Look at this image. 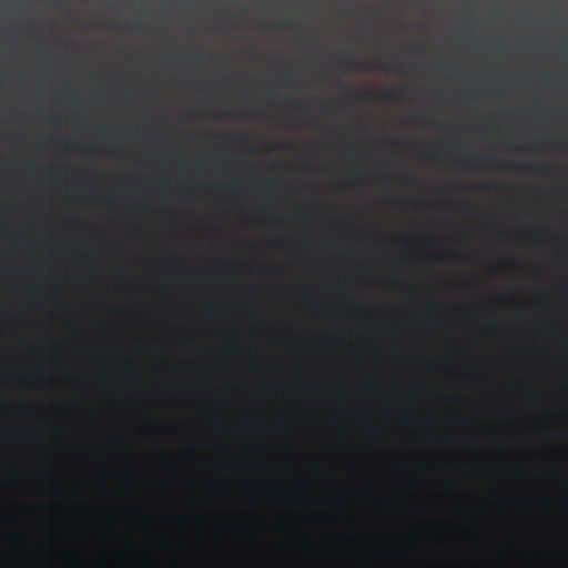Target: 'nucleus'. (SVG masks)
Wrapping results in <instances>:
<instances>
[{
    "instance_id": "1",
    "label": "nucleus",
    "mask_w": 568,
    "mask_h": 568,
    "mask_svg": "<svg viewBox=\"0 0 568 568\" xmlns=\"http://www.w3.org/2000/svg\"><path fill=\"white\" fill-rule=\"evenodd\" d=\"M385 1V19H384V70L389 72V17L387 12L388 0Z\"/></svg>"
},
{
    "instance_id": "2",
    "label": "nucleus",
    "mask_w": 568,
    "mask_h": 568,
    "mask_svg": "<svg viewBox=\"0 0 568 568\" xmlns=\"http://www.w3.org/2000/svg\"><path fill=\"white\" fill-rule=\"evenodd\" d=\"M338 64L341 68L351 69V70H362L364 68V62L361 57L348 53L338 59Z\"/></svg>"
},
{
    "instance_id": "3",
    "label": "nucleus",
    "mask_w": 568,
    "mask_h": 568,
    "mask_svg": "<svg viewBox=\"0 0 568 568\" xmlns=\"http://www.w3.org/2000/svg\"><path fill=\"white\" fill-rule=\"evenodd\" d=\"M396 182V176L393 175V183ZM392 201H393V216L396 215V203H397V196H396V190L393 189V197H392ZM396 241V230L393 229V242Z\"/></svg>"
},
{
    "instance_id": "4",
    "label": "nucleus",
    "mask_w": 568,
    "mask_h": 568,
    "mask_svg": "<svg viewBox=\"0 0 568 568\" xmlns=\"http://www.w3.org/2000/svg\"><path fill=\"white\" fill-rule=\"evenodd\" d=\"M392 144H393V150H396V148H397V139H396V133L395 132H393Z\"/></svg>"
},
{
    "instance_id": "5",
    "label": "nucleus",
    "mask_w": 568,
    "mask_h": 568,
    "mask_svg": "<svg viewBox=\"0 0 568 568\" xmlns=\"http://www.w3.org/2000/svg\"><path fill=\"white\" fill-rule=\"evenodd\" d=\"M392 92H393V102H396V98H397V89H396V87H395V85H393Z\"/></svg>"
},
{
    "instance_id": "6",
    "label": "nucleus",
    "mask_w": 568,
    "mask_h": 568,
    "mask_svg": "<svg viewBox=\"0 0 568 568\" xmlns=\"http://www.w3.org/2000/svg\"><path fill=\"white\" fill-rule=\"evenodd\" d=\"M414 182L417 183V182H420V179L419 178H414Z\"/></svg>"
},
{
    "instance_id": "7",
    "label": "nucleus",
    "mask_w": 568,
    "mask_h": 568,
    "mask_svg": "<svg viewBox=\"0 0 568 568\" xmlns=\"http://www.w3.org/2000/svg\"><path fill=\"white\" fill-rule=\"evenodd\" d=\"M392 68H393V69H395V68H396V64H395V63H393V64H392Z\"/></svg>"
},
{
    "instance_id": "8",
    "label": "nucleus",
    "mask_w": 568,
    "mask_h": 568,
    "mask_svg": "<svg viewBox=\"0 0 568 568\" xmlns=\"http://www.w3.org/2000/svg\"><path fill=\"white\" fill-rule=\"evenodd\" d=\"M392 23L395 24L396 23V20H392Z\"/></svg>"
}]
</instances>
